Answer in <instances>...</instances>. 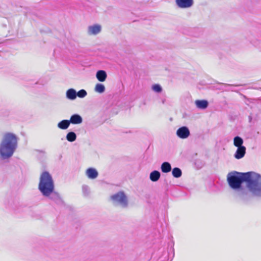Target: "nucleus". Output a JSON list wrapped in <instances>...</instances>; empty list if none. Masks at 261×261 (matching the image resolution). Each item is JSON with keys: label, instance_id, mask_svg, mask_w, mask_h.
I'll use <instances>...</instances> for the list:
<instances>
[{"label": "nucleus", "instance_id": "1", "mask_svg": "<svg viewBox=\"0 0 261 261\" xmlns=\"http://www.w3.org/2000/svg\"><path fill=\"white\" fill-rule=\"evenodd\" d=\"M227 180L230 187L235 190L234 196L246 201L251 195L261 197V175L254 172L229 173Z\"/></svg>", "mask_w": 261, "mask_h": 261}, {"label": "nucleus", "instance_id": "2", "mask_svg": "<svg viewBox=\"0 0 261 261\" xmlns=\"http://www.w3.org/2000/svg\"><path fill=\"white\" fill-rule=\"evenodd\" d=\"M18 138L12 133H6L2 137L0 143V156L2 159L8 160L11 158L18 147Z\"/></svg>", "mask_w": 261, "mask_h": 261}, {"label": "nucleus", "instance_id": "3", "mask_svg": "<svg viewBox=\"0 0 261 261\" xmlns=\"http://www.w3.org/2000/svg\"><path fill=\"white\" fill-rule=\"evenodd\" d=\"M55 189L54 182L51 175L47 171L40 175L38 189L42 195L49 194Z\"/></svg>", "mask_w": 261, "mask_h": 261}, {"label": "nucleus", "instance_id": "4", "mask_svg": "<svg viewBox=\"0 0 261 261\" xmlns=\"http://www.w3.org/2000/svg\"><path fill=\"white\" fill-rule=\"evenodd\" d=\"M113 204L122 208H126L128 205V200L123 192H119L111 196Z\"/></svg>", "mask_w": 261, "mask_h": 261}, {"label": "nucleus", "instance_id": "5", "mask_svg": "<svg viewBox=\"0 0 261 261\" xmlns=\"http://www.w3.org/2000/svg\"><path fill=\"white\" fill-rule=\"evenodd\" d=\"M176 134L178 138L185 139L189 137L190 132L188 127L182 126L176 130Z\"/></svg>", "mask_w": 261, "mask_h": 261}, {"label": "nucleus", "instance_id": "6", "mask_svg": "<svg viewBox=\"0 0 261 261\" xmlns=\"http://www.w3.org/2000/svg\"><path fill=\"white\" fill-rule=\"evenodd\" d=\"M43 196L45 197L48 198L57 204H60L63 203V201L59 194L57 192H55L54 190H53L49 194L44 195Z\"/></svg>", "mask_w": 261, "mask_h": 261}, {"label": "nucleus", "instance_id": "7", "mask_svg": "<svg viewBox=\"0 0 261 261\" xmlns=\"http://www.w3.org/2000/svg\"><path fill=\"white\" fill-rule=\"evenodd\" d=\"M101 31V27L100 24H95L89 25L87 29V33L89 35H96Z\"/></svg>", "mask_w": 261, "mask_h": 261}, {"label": "nucleus", "instance_id": "8", "mask_svg": "<svg viewBox=\"0 0 261 261\" xmlns=\"http://www.w3.org/2000/svg\"><path fill=\"white\" fill-rule=\"evenodd\" d=\"M176 5L180 8H188L194 4L193 0H175Z\"/></svg>", "mask_w": 261, "mask_h": 261}, {"label": "nucleus", "instance_id": "9", "mask_svg": "<svg viewBox=\"0 0 261 261\" xmlns=\"http://www.w3.org/2000/svg\"><path fill=\"white\" fill-rule=\"evenodd\" d=\"M86 175L89 179H94L97 177L98 173L95 168H89L87 169Z\"/></svg>", "mask_w": 261, "mask_h": 261}, {"label": "nucleus", "instance_id": "10", "mask_svg": "<svg viewBox=\"0 0 261 261\" xmlns=\"http://www.w3.org/2000/svg\"><path fill=\"white\" fill-rule=\"evenodd\" d=\"M246 148L244 146L242 147H237V149L234 154V156L237 159L243 158L246 153Z\"/></svg>", "mask_w": 261, "mask_h": 261}, {"label": "nucleus", "instance_id": "11", "mask_svg": "<svg viewBox=\"0 0 261 261\" xmlns=\"http://www.w3.org/2000/svg\"><path fill=\"white\" fill-rule=\"evenodd\" d=\"M66 96L68 99L73 100L77 97L76 91L73 88H70L67 90L66 92Z\"/></svg>", "mask_w": 261, "mask_h": 261}, {"label": "nucleus", "instance_id": "12", "mask_svg": "<svg viewBox=\"0 0 261 261\" xmlns=\"http://www.w3.org/2000/svg\"><path fill=\"white\" fill-rule=\"evenodd\" d=\"M195 104L197 108L202 110L206 109L208 106V102L206 100H196Z\"/></svg>", "mask_w": 261, "mask_h": 261}, {"label": "nucleus", "instance_id": "13", "mask_svg": "<svg viewBox=\"0 0 261 261\" xmlns=\"http://www.w3.org/2000/svg\"><path fill=\"white\" fill-rule=\"evenodd\" d=\"M69 121L70 123L77 124L81 123L83 121V119L80 115L75 114L71 116Z\"/></svg>", "mask_w": 261, "mask_h": 261}, {"label": "nucleus", "instance_id": "14", "mask_svg": "<svg viewBox=\"0 0 261 261\" xmlns=\"http://www.w3.org/2000/svg\"><path fill=\"white\" fill-rule=\"evenodd\" d=\"M96 77L99 82H103L107 79V74L105 71L100 70L97 71Z\"/></svg>", "mask_w": 261, "mask_h": 261}, {"label": "nucleus", "instance_id": "15", "mask_svg": "<svg viewBox=\"0 0 261 261\" xmlns=\"http://www.w3.org/2000/svg\"><path fill=\"white\" fill-rule=\"evenodd\" d=\"M161 169L163 173H168L171 171L172 168L169 162H165L162 164Z\"/></svg>", "mask_w": 261, "mask_h": 261}, {"label": "nucleus", "instance_id": "16", "mask_svg": "<svg viewBox=\"0 0 261 261\" xmlns=\"http://www.w3.org/2000/svg\"><path fill=\"white\" fill-rule=\"evenodd\" d=\"M161 174L158 171L154 170L150 173V179L153 182L158 181L160 178Z\"/></svg>", "mask_w": 261, "mask_h": 261}, {"label": "nucleus", "instance_id": "17", "mask_svg": "<svg viewBox=\"0 0 261 261\" xmlns=\"http://www.w3.org/2000/svg\"><path fill=\"white\" fill-rule=\"evenodd\" d=\"M70 123L69 120H63L58 123V127L60 129H66L69 127Z\"/></svg>", "mask_w": 261, "mask_h": 261}, {"label": "nucleus", "instance_id": "18", "mask_svg": "<svg viewBox=\"0 0 261 261\" xmlns=\"http://www.w3.org/2000/svg\"><path fill=\"white\" fill-rule=\"evenodd\" d=\"M243 142V139L239 136H236L233 138V145L237 147L244 146Z\"/></svg>", "mask_w": 261, "mask_h": 261}, {"label": "nucleus", "instance_id": "19", "mask_svg": "<svg viewBox=\"0 0 261 261\" xmlns=\"http://www.w3.org/2000/svg\"><path fill=\"white\" fill-rule=\"evenodd\" d=\"M105 87L103 84L98 83L95 85L94 90L96 92L102 93L105 92Z\"/></svg>", "mask_w": 261, "mask_h": 261}, {"label": "nucleus", "instance_id": "20", "mask_svg": "<svg viewBox=\"0 0 261 261\" xmlns=\"http://www.w3.org/2000/svg\"><path fill=\"white\" fill-rule=\"evenodd\" d=\"M76 139V135L74 132H70L66 135V139L69 142H73Z\"/></svg>", "mask_w": 261, "mask_h": 261}, {"label": "nucleus", "instance_id": "21", "mask_svg": "<svg viewBox=\"0 0 261 261\" xmlns=\"http://www.w3.org/2000/svg\"><path fill=\"white\" fill-rule=\"evenodd\" d=\"M172 175L175 178H179L181 176L182 172L179 168H174L172 171Z\"/></svg>", "mask_w": 261, "mask_h": 261}, {"label": "nucleus", "instance_id": "22", "mask_svg": "<svg viewBox=\"0 0 261 261\" xmlns=\"http://www.w3.org/2000/svg\"><path fill=\"white\" fill-rule=\"evenodd\" d=\"M77 97L83 98L86 97L87 95V92L84 89H81L76 92Z\"/></svg>", "mask_w": 261, "mask_h": 261}, {"label": "nucleus", "instance_id": "23", "mask_svg": "<svg viewBox=\"0 0 261 261\" xmlns=\"http://www.w3.org/2000/svg\"><path fill=\"white\" fill-rule=\"evenodd\" d=\"M152 89L155 92L160 93L162 91V88L159 84H155L152 86Z\"/></svg>", "mask_w": 261, "mask_h": 261}, {"label": "nucleus", "instance_id": "24", "mask_svg": "<svg viewBox=\"0 0 261 261\" xmlns=\"http://www.w3.org/2000/svg\"><path fill=\"white\" fill-rule=\"evenodd\" d=\"M82 191L84 195H88L90 192L89 187L87 185H83L82 186Z\"/></svg>", "mask_w": 261, "mask_h": 261}]
</instances>
